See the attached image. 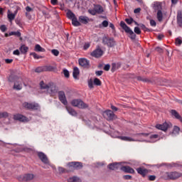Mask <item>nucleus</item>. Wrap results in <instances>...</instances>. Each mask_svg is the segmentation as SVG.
Listing matches in <instances>:
<instances>
[{"label": "nucleus", "mask_w": 182, "mask_h": 182, "mask_svg": "<svg viewBox=\"0 0 182 182\" xmlns=\"http://www.w3.org/2000/svg\"><path fill=\"white\" fill-rule=\"evenodd\" d=\"M119 25H121L122 28L124 29L127 33L129 34V38L134 41L136 38V34H134L133 31L127 26V24L124 21H121Z\"/></svg>", "instance_id": "obj_4"}, {"label": "nucleus", "mask_w": 182, "mask_h": 182, "mask_svg": "<svg viewBox=\"0 0 182 182\" xmlns=\"http://www.w3.org/2000/svg\"><path fill=\"white\" fill-rule=\"evenodd\" d=\"M34 50L36 52H45V48H42L40 44H36L34 48Z\"/></svg>", "instance_id": "obj_30"}, {"label": "nucleus", "mask_w": 182, "mask_h": 182, "mask_svg": "<svg viewBox=\"0 0 182 182\" xmlns=\"http://www.w3.org/2000/svg\"><path fill=\"white\" fill-rule=\"evenodd\" d=\"M13 62V59H5V63L7 64H10Z\"/></svg>", "instance_id": "obj_61"}, {"label": "nucleus", "mask_w": 182, "mask_h": 182, "mask_svg": "<svg viewBox=\"0 0 182 182\" xmlns=\"http://www.w3.org/2000/svg\"><path fill=\"white\" fill-rule=\"evenodd\" d=\"M134 31V33L138 35L141 34V31L139 27H135Z\"/></svg>", "instance_id": "obj_47"}, {"label": "nucleus", "mask_w": 182, "mask_h": 182, "mask_svg": "<svg viewBox=\"0 0 182 182\" xmlns=\"http://www.w3.org/2000/svg\"><path fill=\"white\" fill-rule=\"evenodd\" d=\"M35 176L33 173H28V174H25L23 177H22V180L23 181H31L34 178Z\"/></svg>", "instance_id": "obj_21"}, {"label": "nucleus", "mask_w": 182, "mask_h": 182, "mask_svg": "<svg viewBox=\"0 0 182 182\" xmlns=\"http://www.w3.org/2000/svg\"><path fill=\"white\" fill-rule=\"evenodd\" d=\"M136 136L139 139L138 140H134L130 136H119V139L124 141H139V142H151L149 139V133H141L137 134Z\"/></svg>", "instance_id": "obj_1"}, {"label": "nucleus", "mask_w": 182, "mask_h": 182, "mask_svg": "<svg viewBox=\"0 0 182 182\" xmlns=\"http://www.w3.org/2000/svg\"><path fill=\"white\" fill-rule=\"evenodd\" d=\"M103 117L107 121H112L117 118L114 113L111 110H106L103 112Z\"/></svg>", "instance_id": "obj_6"}, {"label": "nucleus", "mask_w": 182, "mask_h": 182, "mask_svg": "<svg viewBox=\"0 0 182 182\" xmlns=\"http://www.w3.org/2000/svg\"><path fill=\"white\" fill-rule=\"evenodd\" d=\"M121 167H122V163H114V164H111L108 165V168H109L112 171L121 168Z\"/></svg>", "instance_id": "obj_19"}, {"label": "nucleus", "mask_w": 182, "mask_h": 182, "mask_svg": "<svg viewBox=\"0 0 182 182\" xmlns=\"http://www.w3.org/2000/svg\"><path fill=\"white\" fill-rule=\"evenodd\" d=\"M156 50L159 53H162L164 51H163V49L160 47H156Z\"/></svg>", "instance_id": "obj_58"}, {"label": "nucleus", "mask_w": 182, "mask_h": 182, "mask_svg": "<svg viewBox=\"0 0 182 182\" xmlns=\"http://www.w3.org/2000/svg\"><path fill=\"white\" fill-rule=\"evenodd\" d=\"M14 89L16 90H22V79L18 78V80L14 82Z\"/></svg>", "instance_id": "obj_16"}, {"label": "nucleus", "mask_w": 182, "mask_h": 182, "mask_svg": "<svg viewBox=\"0 0 182 182\" xmlns=\"http://www.w3.org/2000/svg\"><path fill=\"white\" fill-rule=\"evenodd\" d=\"M79 21H80V23L86 25L89 23L90 18L86 16H79Z\"/></svg>", "instance_id": "obj_23"}, {"label": "nucleus", "mask_w": 182, "mask_h": 182, "mask_svg": "<svg viewBox=\"0 0 182 182\" xmlns=\"http://www.w3.org/2000/svg\"><path fill=\"white\" fill-rule=\"evenodd\" d=\"M94 84L97 86H100L101 85V82L98 78L95 77L94 79Z\"/></svg>", "instance_id": "obj_41"}, {"label": "nucleus", "mask_w": 182, "mask_h": 182, "mask_svg": "<svg viewBox=\"0 0 182 182\" xmlns=\"http://www.w3.org/2000/svg\"><path fill=\"white\" fill-rule=\"evenodd\" d=\"M136 171L138 174H141L143 176H144L146 174H147V173H149V171L145 168H137Z\"/></svg>", "instance_id": "obj_26"}, {"label": "nucleus", "mask_w": 182, "mask_h": 182, "mask_svg": "<svg viewBox=\"0 0 182 182\" xmlns=\"http://www.w3.org/2000/svg\"><path fill=\"white\" fill-rule=\"evenodd\" d=\"M68 182H82V181L76 177V176H73L72 178H69L68 180Z\"/></svg>", "instance_id": "obj_33"}, {"label": "nucleus", "mask_w": 182, "mask_h": 182, "mask_svg": "<svg viewBox=\"0 0 182 182\" xmlns=\"http://www.w3.org/2000/svg\"><path fill=\"white\" fill-rule=\"evenodd\" d=\"M31 55L33 56L34 59H36V60H39V59L42 58L41 55H39L35 53H31Z\"/></svg>", "instance_id": "obj_39"}, {"label": "nucleus", "mask_w": 182, "mask_h": 182, "mask_svg": "<svg viewBox=\"0 0 182 182\" xmlns=\"http://www.w3.org/2000/svg\"><path fill=\"white\" fill-rule=\"evenodd\" d=\"M23 107L25 109H33V110H38L40 108V105L35 102H33V103L24 102L23 104Z\"/></svg>", "instance_id": "obj_7"}, {"label": "nucleus", "mask_w": 182, "mask_h": 182, "mask_svg": "<svg viewBox=\"0 0 182 182\" xmlns=\"http://www.w3.org/2000/svg\"><path fill=\"white\" fill-rule=\"evenodd\" d=\"M58 99L63 105L66 106L68 105V100L66 99L65 94L63 91H60L58 92Z\"/></svg>", "instance_id": "obj_10"}, {"label": "nucleus", "mask_w": 182, "mask_h": 182, "mask_svg": "<svg viewBox=\"0 0 182 182\" xmlns=\"http://www.w3.org/2000/svg\"><path fill=\"white\" fill-rule=\"evenodd\" d=\"M66 109H67V112H68L71 116H73V117H77V112H76L73 107H66Z\"/></svg>", "instance_id": "obj_25"}, {"label": "nucleus", "mask_w": 182, "mask_h": 182, "mask_svg": "<svg viewBox=\"0 0 182 182\" xmlns=\"http://www.w3.org/2000/svg\"><path fill=\"white\" fill-rule=\"evenodd\" d=\"M47 92L51 95H55L58 92V87L53 82L48 83V87L47 88Z\"/></svg>", "instance_id": "obj_8"}, {"label": "nucleus", "mask_w": 182, "mask_h": 182, "mask_svg": "<svg viewBox=\"0 0 182 182\" xmlns=\"http://www.w3.org/2000/svg\"><path fill=\"white\" fill-rule=\"evenodd\" d=\"M125 21H126V23L128 25H131L134 22V19L132 18H126Z\"/></svg>", "instance_id": "obj_45"}, {"label": "nucleus", "mask_w": 182, "mask_h": 182, "mask_svg": "<svg viewBox=\"0 0 182 182\" xmlns=\"http://www.w3.org/2000/svg\"><path fill=\"white\" fill-rule=\"evenodd\" d=\"M67 17L68 18V19H75L76 18L75 14H74V13L71 11H68L67 13Z\"/></svg>", "instance_id": "obj_29"}, {"label": "nucleus", "mask_w": 182, "mask_h": 182, "mask_svg": "<svg viewBox=\"0 0 182 182\" xmlns=\"http://www.w3.org/2000/svg\"><path fill=\"white\" fill-rule=\"evenodd\" d=\"M72 24L73 26L78 27L80 26V22L77 21V18H73L72 19Z\"/></svg>", "instance_id": "obj_32"}, {"label": "nucleus", "mask_w": 182, "mask_h": 182, "mask_svg": "<svg viewBox=\"0 0 182 182\" xmlns=\"http://www.w3.org/2000/svg\"><path fill=\"white\" fill-rule=\"evenodd\" d=\"M71 105L74 107H77L80 109H85L89 107L87 104H85L82 100L80 99H74L71 101Z\"/></svg>", "instance_id": "obj_3"}, {"label": "nucleus", "mask_w": 182, "mask_h": 182, "mask_svg": "<svg viewBox=\"0 0 182 182\" xmlns=\"http://www.w3.org/2000/svg\"><path fill=\"white\" fill-rule=\"evenodd\" d=\"M150 25L152 27H155L156 26V23L154 20H150Z\"/></svg>", "instance_id": "obj_54"}, {"label": "nucleus", "mask_w": 182, "mask_h": 182, "mask_svg": "<svg viewBox=\"0 0 182 182\" xmlns=\"http://www.w3.org/2000/svg\"><path fill=\"white\" fill-rule=\"evenodd\" d=\"M33 9L31 8H30V6H26V11H28V12H30Z\"/></svg>", "instance_id": "obj_64"}, {"label": "nucleus", "mask_w": 182, "mask_h": 182, "mask_svg": "<svg viewBox=\"0 0 182 182\" xmlns=\"http://www.w3.org/2000/svg\"><path fill=\"white\" fill-rule=\"evenodd\" d=\"M90 46V44L87 43H85L84 46H83V50H87Z\"/></svg>", "instance_id": "obj_50"}, {"label": "nucleus", "mask_w": 182, "mask_h": 182, "mask_svg": "<svg viewBox=\"0 0 182 182\" xmlns=\"http://www.w3.org/2000/svg\"><path fill=\"white\" fill-rule=\"evenodd\" d=\"M10 36H17L18 38H20L21 36V33L20 31H13V32H11L9 33Z\"/></svg>", "instance_id": "obj_38"}, {"label": "nucleus", "mask_w": 182, "mask_h": 182, "mask_svg": "<svg viewBox=\"0 0 182 182\" xmlns=\"http://www.w3.org/2000/svg\"><path fill=\"white\" fill-rule=\"evenodd\" d=\"M88 12H89V14H91L92 16H96V14H97V11H95V8H93V9H89V10H88Z\"/></svg>", "instance_id": "obj_40"}, {"label": "nucleus", "mask_w": 182, "mask_h": 182, "mask_svg": "<svg viewBox=\"0 0 182 182\" xmlns=\"http://www.w3.org/2000/svg\"><path fill=\"white\" fill-rule=\"evenodd\" d=\"M68 166L70 167V168H73L78 169V168H82V163L73 161V162L68 163Z\"/></svg>", "instance_id": "obj_17"}, {"label": "nucleus", "mask_w": 182, "mask_h": 182, "mask_svg": "<svg viewBox=\"0 0 182 182\" xmlns=\"http://www.w3.org/2000/svg\"><path fill=\"white\" fill-rule=\"evenodd\" d=\"M9 117V114L7 112H0V119H6L8 118Z\"/></svg>", "instance_id": "obj_37"}, {"label": "nucleus", "mask_w": 182, "mask_h": 182, "mask_svg": "<svg viewBox=\"0 0 182 182\" xmlns=\"http://www.w3.org/2000/svg\"><path fill=\"white\" fill-rule=\"evenodd\" d=\"M43 14L46 16V18H50V16L49 13H47L45 11H43Z\"/></svg>", "instance_id": "obj_56"}, {"label": "nucleus", "mask_w": 182, "mask_h": 182, "mask_svg": "<svg viewBox=\"0 0 182 182\" xmlns=\"http://www.w3.org/2000/svg\"><path fill=\"white\" fill-rule=\"evenodd\" d=\"M8 19H10V21H12L15 18V15L13 14V13H11L10 14L7 15Z\"/></svg>", "instance_id": "obj_46"}, {"label": "nucleus", "mask_w": 182, "mask_h": 182, "mask_svg": "<svg viewBox=\"0 0 182 182\" xmlns=\"http://www.w3.org/2000/svg\"><path fill=\"white\" fill-rule=\"evenodd\" d=\"M156 139H159V135L149 134V139L150 141H149V143L154 142V140Z\"/></svg>", "instance_id": "obj_28"}, {"label": "nucleus", "mask_w": 182, "mask_h": 182, "mask_svg": "<svg viewBox=\"0 0 182 182\" xmlns=\"http://www.w3.org/2000/svg\"><path fill=\"white\" fill-rule=\"evenodd\" d=\"M152 9L155 11H162V4L161 2L155 1L152 3Z\"/></svg>", "instance_id": "obj_18"}, {"label": "nucleus", "mask_w": 182, "mask_h": 182, "mask_svg": "<svg viewBox=\"0 0 182 182\" xmlns=\"http://www.w3.org/2000/svg\"><path fill=\"white\" fill-rule=\"evenodd\" d=\"M156 179V177L154 176H149V180L151 181H155Z\"/></svg>", "instance_id": "obj_59"}, {"label": "nucleus", "mask_w": 182, "mask_h": 182, "mask_svg": "<svg viewBox=\"0 0 182 182\" xmlns=\"http://www.w3.org/2000/svg\"><path fill=\"white\" fill-rule=\"evenodd\" d=\"M38 156L41 161V162L48 164L50 163L49 159L47 158L46 155L43 152H38Z\"/></svg>", "instance_id": "obj_14"}, {"label": "nucleus", "mask_w": 182, "mask_h": 182, "mask_svg": "<svg viewBox=\"0 0 182 182\" xmlns=\"http://www.w3.org/2000/svg\"><path fill=\"white\" fill-rule=\"evenodd\" d=\"M171 115L182 123V117L175 109L171 110Z\"/></svg>", "instance_id": "obj_24"}, {"label": "nucleus", "mask_w": 182, "mask_h": 182, "mask_svg": "<svg viewBox=\"0 0 182 182\" xmlns=\"http://www.w3.org/2000/svg\"><path fill=\"white\" fill-rule=\"evenodd\" d=\"M103 72L102 70L95 71L96 76H101Z\"/></svg>", "instance_id": "obj_57"}, {"label": "nucleus", "mask_w": 182, "mask_h": 182, "mask_svg": "<svg viewBox=\"0 0 182 182\" xmlns=\"http://www.w3.org/2000/svg\"><path fill=\"white\" fill-rule=\"evenodd\" d=\"M171 126V123L165 122L162 124H156V127L157 129L161 130L162 132H166L168 128Z\"/></svg>", "instance_id": "obj_9"}, {"label": "nucleus", "mask_w": 182, "mask_h": 182, "mask_svg": "<svg viewBox=\"0 0 182 182\" xmlns=\"http://www.w3.org/2000/svg\"><path fill=\"white\" fill-rule=\"evenodd\" d=\"M80 74V70L77 67H74L73 68V77L75 80H78V75Z\"/></svg>", "instance_id": "obj_27"}, {"label": "nucleus", "mask_w": 182, "mask_h": 182, "mask_svg": "<svg viewBox=\"0 0 182 182\" xmlns=\"http://www.w3.org/2000/svg\"><path fill=\"white\" fill-rule=\"evenodd\" d=\"M139 27L142 28L144 31H149V28H147L144 24H139Z\"/></svg>", "instance_id": "obj_52"}, {"label": "nucleus", "mask_w": 182, "mask_h": 182, "mask_svg": "<svg viewBox=\"0 0 182 182\" xmlns=\"http://www.w3.org/2000/svg\"><path fill=\"white\" fill-rule=\"evenodd\" d=\"M120 169L124 173H129V174H134V168L129 166H121Z\"/></svg>", "instance_id": "obj_20"}, {"label": "nucleus", "mask_w": 182, "mask_h": 182, "mask_svg": "<svg viewBox=\"0 0 182 182\" xmlns=\"http://www.w3.org/2000/svg\"><path fill=\"white\" fill-rule=\"evenodd\" d=\"M102 43L103 45L107 46L108 48H112L117 45L116 41H114V38L107 36H104L102 38Z\"/></svg>", "instance_id": "obj_5"}, {"label": "nucleus", "mask_w": 182, "mask_h": 182, "mask_svg": "<svg viewBox=\"0 0 182 182\" xmlns=\"http://www.w3.org/2000/svg\"><path fill=\"white\" fill-rule=\"evenodd\" d=\"M35 71H36V73H41V72L43 71V68L42 67H38V68H37L35 70Z\"/></svg>", "instance_id": "obj_53"}, {"label": "nucleus", "mask_w": 182, "mask_h": 182, "mask_svg": "<svg viewBox=\"0 0 182 182\" xmlns=\"http://www.w3.org/2000/svg\"><path fill=\"white\" fill-rule=\"evenodd\" d=\"M63 75L66 78H68L70 76L69 72L68 70H63Z\"/></svg>", "instance_id": "obj_49"}, {"label": "nucleus", "mask_w": 182, "mask_h": 182, "mask_svg": "<svg viewBox=\"0 0 182 182\" xmlns=\"http://www.w3.org/2000/svg\"><path fill=\"white\" fill-rule=\"evenodd\" d=\"M49 87V84L46 85L44 83L43 81L40 82V87L41 90H48V87Z\"/></svg>", "instance_id": "obj_35"}, {"label": "nucleus", "mask_w": 182, "mask_h": 182, "mask_svg": "<svg viewBox=\"0 0 182 182\" xmlns=\"http://www.w3.org/2000/svg\"><path fill=\"white\" fill-rule=\"evenodd\" d=\"M79 64L82 67L87 68L90 65V62L85 58H80L79 59Z\"/></svg>", "instance_id": "obj_22"}, {"label": "nucleus", "mask_w": 182, "mask_h": 182, "mask_svg": "<svg viewBox=\"0 0 182 182\" xmlns=\"http://www.w3.org/2000/svg\"><path fill=\"white\" fill-rule=\"evenodd\" d=\"M94 9L97 14H102L105 12V6H102L100 4H94Z\"/></svg>", "instance_id": "obj_11"}, {"label": "nucleus", "mask_w": 182, "mask_h": 182, "mask_svg": "<svg viewBox=\"0 0 182 182\" xmlns=\"http://www.w3.org/2000/svg\"><path fill=\"white\" fill-rule=\"evenodd\" d=\"M102 26L104 28H107L108 26H109V22L107 21H103L102 23Z\"/></svg>", "instance_id": "obj_48"}, {"label": "nucleus", "mask_w": 182, "mask_h": 182, "mask_svg": "<svg viewBox=\"0 0 182 182\" xmlns=\"http://www.w3.org/2000/svg\"><path fill=\"white\" fill-rule=\"evenodd\" d=\"M58 171L63 173H68V171L63 167L58 168Z\"/></svg>", "instance_id": "obj_43"}, {"label": "nucleus", "mask_w": 182, "mask_h": 182, "mask_svg": "<svg viewBox=\"0 0 182 182\" xmlns=\"http://www.w3.org/2000/svg\"><path fill=\"white\" fill-rule=\"evenodd\" d=\"M20 51H21L22 53L26 54L29 48L28 46H26L25 45H22L21 47L19 48Z\"/></svg>", "instance_id": "obj_31"}, {"label": "nucleus", "mask_w": 182, "mask_h": 182, "mask_svg": "<svg viewBox=\"0 0 182 182\" xmlns=\"http://www.w3.org/2000/svg\"><path fill=\"white\" fill-rule=\"evenodd\" d=\"M103 55V51L100 48H97L91 53V56L99 58Z\"/></svg>", "instance_id": "obj_15"}, {"label": "nucleus", "mask_w": 182, "mask_h": 182, "mask_svg": "<svg viewBox=\"0 0 182 182\" xmlns=\"http://www.w3.org/2000/svg\"><path fill=\"white\" fill-rule=\"evenodd\" d=\"M140 11H141V9L137 8V9H134V14H139Z\"/></svg>", "instance_id": "obj_63"}, {"label": "nucleus", "mask_w": 182, "mask_h": 182, "mask_svg": "<svg viewBox=\"0 0 182 182\" xmlns=\"http://www.w3.org/2000/svg\"><path fill=\"white\" fill-rule=\"evenodd\" d=\"M182 177V173H179L177 171H171V172H165L164 173V178L166 180H172L175 181L178 178Z\"/></svg>", "instance_id": "obj_2"}, {"label": "nucleus", "mask_w": 182, "mask_h": 182, "mask_svg": "<svg viewBox=\"0 0 182 182\" xmlns=\"http://www.w3.org/2000/svg\"><path fill=\"white\" fill-rule=\"evenodd\" d=\"M176 45L177 46H179L182 45V39L180 38H177L176 40Z\"/></svg>", "instance_id": "obj_42"}, {"label": "nucleus", "mask_w": 182, "mask_h": 182, "mask_svg": "<svg viewBox=\"0 0 182 182\" xmlns=\"http://www.w3.org/2000/svg\"><path fill=\"white\" fill-rule=\"evenodd\" d=\"M0 29H1V31L2 32H6L7 28H6V25H1V26H0Z\"/></svg>", "instance_id": "obj_51"}, {"label": "nucleus", "mask_w": 182, "mask_h": 182, "mask_svg": "<svg viewBox=\"0 0 182 182\" xmlns=\"http://www.w3.org/2000/svg\"><path fill=\"white\" fill-rule=\"evenodd\" d=\"M176 23L177 26L182 28V11L178 10L177 11V16H176Z\"/></svg>", "instance_id": "obj_12"}, {"label": "nucleus", "mask_w": 182, "mask_h": 182, "mask_svg": "<svg viewBox=\"0 0 182 182\" xmlns=\"http://www.w3.org/2000/svg\"><path fill=\"white\" fill-rule=\"evenodd\" d=\"M179 131H180V128L178 127H173V132H172L171 134L173 136L178 134Z\"/></svg>", "instance_id": "obj_36"}, {"label": "nucleus", "mask_w": 182, "mask_h": 182, "mask_svg": "<svg viewBox=\"0 0 182 182\" xmlns=\"http://www.w3.org/2000/svg\"><path fill=\"white\" fill-rule=\"evenodd\" d=\"M157 19L159 21H162L163 20V13H162V10H159L157 11Z\"/></svg>", "instance_id": "obj_34"}, {"label": "nucleus", "mask_w": 182, "mask_h": 182, "mask_svg": "<svg viewBox=\"0 0 182 182\" xmlns=\"http://www.w3.org/2000/svg\"><path fill=\"white\" fill-rule=\"evenodd\" d=\"M51 53L53 55H54L55 56H58L59 51L58 50H56V49H53V50H51Z\"/></svg>", "instance_id": "obj_44"}, {"label": "nucleus", "mask_w": 182, "mask_h": 182, "mask_svg": "<svg viewBox=\"0 0 182 182\" xmlns=\"http://www.w3.org/2000/svg\"><path fill=\"white\" fill-rule=\"evenodd\" d=\"M109 70H110L109 64H106V65H105V67H104V70L109 71Z\"/></svg>", "instance_id": "obj_55"}, {"label": "nucleus", "mask_w": 182, "mask_h": 182, "mask_svg": "<svg viewBox=\"0 0 182 182\" xmlns=\"http://www.w3.org/2000/svg\"><path fill=\"white\" fill-rule=\"evenodd\" d=\"M14 119L15 121H18V122H28V118L26 117H24L20 114H16L14 115Z\"/></svg>", "instance_id": "obj_13"}, {"label": "nucleus", "mask_w": 182, "mask_h": 182, "mask_svg": "<svg viewBox=\"0 0 182 182\" xmlns=\"http://www.w3.org/2000/svg\"><path fill=\"white\" fill-rule=\"evenodd\" d=\"M13 54L15 55H20V51H19V50H14V53H13Z\"/></svg>", "instance_id": "obj_62"}, {"label": "nucleus", "mask_w": 182, "mask_h": 182, "mask_svg": "<svg viewBox=\"0 0 182 182\" xmlns=\"http://www.w3.org/2000/svg\"><path fill=\"white\" fill-rule=\"evenodd\" d=\"M132 178V176H129V175L124 176V178L126 180H131Z\"/></svg>", "instance_id": "obj_60"}]
</instances>
